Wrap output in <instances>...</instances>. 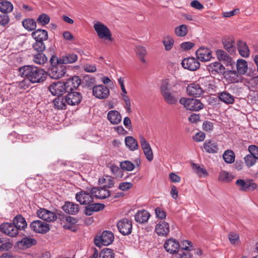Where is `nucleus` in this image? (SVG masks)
I'll return each mask as SVG.
<instances>
[{"label": "nucleus", "instance_id": "nucleus-1", "mask_svg": "<svg viewBox=\"0 0 258 258\" xmlns=\"http://www.w3.org/2000/svg\"><path fill=\"white\" fill-rule=\"evenodd\" d=\"M19 75L24 80L32 81H45L47 79L48 74L43 69H39L33 65H26L18 69Z\"/></svg>", "mask_w": 258, "mask_h": 258}, {"label": "nucleus", "instance_id": "nucleus-2", "mask_svg": "<svg viewBox=\"0 0 258 258\" xmlns=\"http://www.w3.org/2000/svg\"><path fill=\"white\" fill-rule=\"evenodd\" d=\"M71 82H54L49 87V90L54 96H61L72 89Z\"/></svg>", "mask_w": 258, "mask_h": 258}, {"label": "nucleus", "instance_id": "nucleus-3", "mask_svg": "<svg viewBox=\"0 0 258 258\" xmlns=\"http://www.w3.org/2000/svg\"><path fill=\"white\" fill-rule=\"evenodd\" d=\"M161 94L164 100L169 105L175 104L177 102V98L171 92L168 82H163L160 86Z\"/></svg>", "mask_w": 258, "mask_h": 258}, {"label": "nucleus", "instance_id": "nucleus-4", "mask_svg": "<svg viewBox=\"0 0 258 258\" xmlns=\"http://www.w3.org/2000/svg\"><path fill=\"white\" fill-rule=\"evenodd\" d=\"M179 103L187 110L198 111L202 109L204 105L200 100L194 98H181Z\"/></svg>", "mask_w": 258, "mask_h": 258}, {"label": "nucleus", "instance_id": "nucleus-5", "mask_svg": "<svg viewBox=\"0 0 258 258\" xmlns=\"http://www.w3.org/2000/svg\"><path fill=\"white\" fill-rule=\"evenodd\" d=\"M114 239L113 233L110 231L105 230L99 236L94 238V243L98 247L101 245L107 246L111 244Z\"/></svg>", "mask_w": 258, "mask_h": 258}, {"label": "nucleus", "instance_id": "nucleus-6", "mask_svg": "<svg viewBox=\"0 0 258 258\" xmlns=\"http://www.w3.org/2000/svg\"><path fill=\"white\" fill-rule=\"evenodd\" d=\"M93 27L100 39L110 41H113L111 32L106 25L100 22H97L94 24Z\"/></svg>", "mask_w": 258, "mask_h": 258}, {"label": "nucleus", "instance_id": "nucleus-7", "mask_svg": "<svg viewBox=\"0 0 258 258\" xmlns=\"http://www.w3.org/2000/svg\"><path fill=\"white\" fill-rule=\"evenodd\" d=\"M119 232L123 235H128L132 231V221L126 218L120 220L117 224Z\"/></svg>", "mask_w": 258, "mask_h": 258}, {"label": "nucleus", "instance_id": "nucleus-8", "mask_svg": "<svg viewBox=\"0 0 258 258\" xmlns=\"http://www.w3.org/2000/svg\"><path fill=\"white\" fill-rule=\"evenodd\" d=\"M31 229L38 233L45 234L50 230V225L46 222L41 220H35L30 224Z\"/></svg>", "mask_w": 258, "mask_h": 258}, {"label": "nucleus", "instance_id": "nucleus-9", "mask_svg": "<svg viewBox=\"0 0 258 258\" xmlns=\"http://www.w3.org/2000/svg\"><path fill=\"white\" fill-rule=\"evenodd\" d=\"M82 97L80 92L74 91L73 89L68 92V94L65 96V101L67 104L70 105H76L79 104Z\"/></svg>", "mask_w": 258, "mask_h": 258}, {"label": "nucleus", "instance_id": "nucleus-10", "mask_svg": "<svg viewBox=\"0 0 258 258\" xmlns=\"http://www.w3.org/2000/svg\"><path fill=\"white\" fill-rule=\"evenodd\" d=\"M93 95L99 99H104L109 95V89L104 85H96L92 89Z\"/></svg>", "mask_w": 258, "mask_h": 258}, {"label": "nucleus", "instance_id": "nucleus-11", "mask_svg": "<svg viewBox=\"0 0 258 258\" xmlns=\"http://www.w3.org/2000/svg\"><path fill=\"white\" fill-rule=\"evenodd\" d=\"M38 217L48 222H51L57 219V215L53 212L44 208L39 209L37 212Z\"/></svg>", "mask_w": 258, "mask_h": 258}, {"label": "nucleus", "instance_id": "nucleus-12", "mask_svg": "<svg viewBox=\"0 0 258 258\" xmlns=\"http://www.w3.org/2000/svg\"><path fill=\"white\" fill-rule=\"evenodd\" d=\"M182 66L189 71H194L198 70L200 66L198 60L194 57H189L184 58L181 62Z\"/></svg>", "mask_w": 258, "mask_h": 258}, {"label": "nucleus", "instance_id": "nucleus-13", "mask_svg": "<svg viewBox=\"0 0 258 258\" xmlns=\"http://www.w3.org/2000/svg\"><path fill=\"white\" fill-rule=\"evenodd\" d=\"M92 196L91 192L82 190L76 194V199L80 204L88 205L93 202L94 198Z\"/></svg>", "mask_w": 258, "mask_h": 258}, {"label": "nucleus", "instance_id": "nucleus-14", "mask_svg": "<svg viewBox=\"0 0 258 258\" xmlns=\"http://www.w3.org/2000/svg\"><path fill=\"white\" fill-rule=\"evenodd\" d=\"M66 74V67L63 65H59L51 68L48 76L52 79L57 80L61 78Z\"/></svg>", "mask_w": 258, "mask_h": 258}, {"label": "nucleus", "instance_id": "nucleus-15", "mask_svg": "<svg viewBox=\"0 0 258 258\" xmlns=\"http://www.w3.org/2000/svg\"><path fill=\"white\" fill-rule=\"evenodd\" d=\"M196 56L198 60L206 62L212 58V52L208 48L201 47L196 51Z\"/></svg>", "mask_w": 258, "mask_h": 258}, {"label": "nucleus", "instance_id": "nucleus-16", "mask_svg": "<svg viewBox=\"0 0 258 258\" xmlns=\"http://www.w3.org/2000/svg\"><path fill=\"white\" fill-rule=\"evenodd\" d=\"M203 149L209 153H217L219 149L217 141L214 139L206 140L203 144Z\"/></svg>", "mask_w": 258, "mask_h": 258}, {"label": "nucleus", "instance_id": "nucleus-17", "mask_svg": "<svg viewBox=\"0 0 258 258\" xmlns=\"http://www.w3.org/2000/svg\"><path fill=\"white\" fill-rule=\"evenodd\" d=\"M1 230L6 235L15 237L18 234V230L14 223H6L1 225Z\"/></svg>", "mask_w": 258, "mask_h": 258}, {"label": "nucleus", "instance_id": "nucleus-18", "mask_svg": "<svg viewBox=\"0 0 258 258\" xmlns=\"http://www.w3.org/2000/svg\"><path fill=\"white\" fill-rule=\"evenodd\" d=\"M179 246V243L173 238L166 240L164 244V247L166 251L171 254L176 253L178 251Z\"/></svg>", "mask_w": 258, "mask_h": 258}, {"label": "nucleus", "instance_id": "nucleus-19", "mask_svg": "<svg viewBox=\"0 0 258 258\" xmlns=\"http://www.w3.org/2000/svg\"><path fill=\"white\" fill-rule=\"evenodd\" d=\"M155 231L159 236L166 237L170 231L169 224L164 221L159 222L156 225Z\"/></svg>", "mask_w": 258, "mask_h": 258}, {"label": "nucleus", "instance_id": "nucleus-20", "mask_svg": "<svg viewBox=\"0 0 258 258\" xmlns=\"http://www.w3.org/2000/svg\"><path fill=\"white\" fill-rule=\"evenodd\" d=\"M90 192L92 195L98 199H104L110 196V191L104 187H95L91 188Z\"/></svg>", "mask_w": 258, "mask_h": 258}, {"label": "nucleus", "instance_id": "nucleus-21", "mask_svg": "<svg viewBox=\"0 0 258 258\" xmlns=\"http://www.w3.org/2000/svg\"><path fill=\"white\" fill-rule=\"evenodd\" d=\"M187 92L190 96L198 97L203 94V90L199 85L192 83L187 86Z\"/></svg>", "mask_w": 258, "mask_h": 258}, {"label": "nucleus", "instance_id": "nucleus-22", "mask_svg": "<svg viewBox=\"0 0 258 258\" xmlns=\"http://www.w3.org/2000/svg\"><path fill=\"white\" fill-rule=\"evenodd\" d=\"M216 54L219 60L223 61V63L227 66H231L234 63L231 57L224 50L218 49L216 51Z\"/></svg>", "mask_w": 258, "mask_h": 258}, {"label": "nucleus", "instance_id": "nucleus-23", "mask_svg": "<svg viewBox=\"0 0 258 258\" xmlns=\"http://www.w3.org/2000/svg\"><path fill=\"white\" fill-rule=\"evenodd\" d=\"M62 209L66 213L76 215L79 211V206L73 202H67L62 206Z\"/></svg>", "mask_w": 258, "mask_h": 258}, {"label": "nucleus", "instance_id": "nucleus-24", "mask_svg": "<svg viewBox=\"0 0 258 258\" xmlns=\"http://www.w3.org/2000/svg\"><path fill=\"white\" fill-rule=\"evenodd\" d=\"M105 205L103 204H90L85 207V213L86 215L90 216L94 212H98L104 209Z\"/></svg>", "mask_w": 258, "mask_h": 258}, {"label": "nucleus", "instance_id": "nucleus-25", "mask_svg": "<svg viewBox=\"0 0 258 258\" xmlns=\"http://www.w3.org/2000/svg\"><path fill=\"white\" fill-rule=\"evenodd\" d=\"M150 217L149 213L144 210L138 211L135 215V221L140 224L147 222Z\"/></svg>", "mask_w": 258, "mask_h": 258}, {"label": "nucleus", "instance_id": "nucleus-26", "mask_svg": "<svg viewBox=\"0 0 258 258\" xmlns=\"http://www.w3.org/2000/svg\"><path fill=\"white\" fill-rule=\"evenodd\" d=\"M107 119L112 124H117L121 120V116L117 110H110L107 113Z\"/></svg>", "mask_w": 258, "mask_h": 258}, {"label": "nucleus", "instance_id": "nucleus-27", "mask_svg": "<svg viewBox=\"0 0 258 258\" xmlns=\"http://www.w3.org/2000/svg\"><path fill=\"white\" fill-rule=\"evenodd\" d=\"M32 36L35 41H44L47 39L48 33L45 30L38 29L32 33Z\"/></svg>", "mask_w": 258, "mask_h": 258}, {"label": "nucleus", "instance_id": "nucleus-28", "mask_svg": "<svg viewBox=\"0 0 258 258\" xmlns=\"http://www.w3.org/2000/svg\"><path fill=\"white\" fill-rule=\"evenodd\" d=\"M237 44V49L240 55L243 57H248L249 55V50L246 43L242 40H239Z\"/></svg>", "mask_w": 258, "mask_h": 258}, {"label": "nucleus", "instance_id": "nucleus-29", "mask_svg": "<svg viewBox=\"0 0 258 258\" xmlns=\"http://www.w3.org/2000/svg\"><path fill=\"white\" fill-rule=\"evenodd\" d=\"M37 241L34 238L24 237L21 241L18 242V244L21 246L23 248H28L33 245L36 244Z\"/></svg>", "mask_w": 258, "mask_h": 258}, {"label": "nucleus", "instance_id": "nucleus-30", "mask_svg": "<svg viewBox=\"0 0 258 258\" xmlns=\"http://www.w3.org/2000/svg\"><path fill=\"white\" fill-rule=\"evenodd\" d=\"M125 144L131 151H135L138 149L139 145L137 141L133 137L127 136L125 138Z\"/></svg>", "mask_w": 258, "mask_h": 258}, {"label": "nucleus", "instance_id": "nucleus-31", "mask_svg": "<svg viewBox=\"0 0 258 258\" xmlns=\"http://www.w3.org/2000/svg\"><path fill=\"white\" fill-rule=\"evenodd\" d=\"M13 223L17 228L18 230L24 229L27 227L25 219L21 215H17L13 219Z\"/></svg>", "mask_w": 258, "mask_h": 258}, {"label": "nucleus", "instance_id": "nucleus-32", "mask_svg": "<svg viewBox=\"0 0 258 258\" xmlns=\"http://www.w3.org/2000/svg\"><path fill=\"white\" fill-rule=\"evenodd\" d=\"M107 167L116 178H123V172L121 168H119L117 166L112 163L108 164Z\"/></svg>", "mask_w": 258, "mask_h": 258}, {"label": "nucleus", "instance_id": "nucleus-33", "mask_svg": "<svg viewBox=\"0 0 258 258\" xmlns=\"http://www.w3.org/2000/svg\"><path fill=\"white\" fill-rule=\"evenodd\" d=\"M208 69L212 74L217 73L219 74H221L224 72L225 68L221 63L219 62H215L212 63L209 66Z\"/></svg>", "mask_w": 258, "mask_h": 258}, {"label": "nucleus", "instance_id": "nucleus-34", "mask_svg": "<svg viewBox=\"0 0 258 258\" xmlns=\"http://www.w3.org/2000/svg\"><path fill=\"white\" fill-rule=\"evenodd\" d=\"M234 176L232 174L224 170L221 171L218 176L219 181L225 183L231 182Z\"/></svg>", "mask_w": 258, "mask_h": 258}, {"label": "nucleus", "instance_id": "nucleus-35", "mask_svg": "<svg viewBox=\"0 0 258 258\" xmlns=\"http://www.w3.org/2000/svg\"><path fill=\"white\" fill-rule=\"evenodd\" d=\"M14 7L13 4L9 1L0 2V12L2 13L8 14L13 11Z\"/></svg>", "mask_w": 258, "mask_h": 258}, {"label": "nucleus", "instance_id": "nucleus-36", "mask_svg": "<svg viewBox=\"0 0 258 258\" xmlns=\"http://www.w3.org/2000/svg\"><path fill=\"white\" fill-rule=\"evenodd\" d=\"M236 67L237 70V74L243 75L247 70V61L243 59H239L237 61Z\"/></svg>", "mask_w": 258, "mask_h": 258}, {"label": "nucleus", "instance_id": "nucleus-37", "mask_svg": "<svg viewBox=\"0 0 258 258\" xmlns=\"http://www.w3.org/2000/svg\"><path fill=\"white\" fill-rule=\"evenodd\" d=\"M224 48L230 53L234 54L236 49L234 45V41L232 39L228 38L223 41Z\"/></svg>", "mask_w": 258, "mask_h": 258}, {"label": "nucleus", "instance_id": "nucleus-38", "mask_svg": "<svg viewBox=\"0 0 258 258\" xmlns=\"http://www.w3.org/2000/svg\"><path fill=\"white\" fill-rule=\"evenodd\" d=\"M78 59V56L74 53H69L62 56L59 60L62 64L75 62Z\"/></svg>", "mask_w": 258, "mask_h": 258}, {"label": "nucleus", "instance_id": "nucleus-39", "mask_svg": "<svg viewBox=\"0 0 258 258\" xmlns=\"http://www.w3.org/2000/svg\"><path fill=\"white\" fill-rule=\"evenodd\" d=\"M192 168L195 172L200 177H205L208 175V172L203 166H201L198 164L192 163Z\"/></svg>", "mask_w": 258, "mask_h": 258}, {"label": "nucleus", "instance_id": "nucleus-40", "mask_svg": "<svg viewBox=\"0 0 258 258\" xmlns=\"http://www.w3.org/2000/svg\"><path fill=\"white\" fill-rule=\"evenodd\" d=\"M53 103L55 108L58 110L66 109L65 98L63 97L58 96L53 100Z\"/></svg>", "mask_w": 258, "mask_h": 258}, {"label": "nucleus", "instance_id": "nucleus-41", "mask_svg": "<svg viewBox=\"0 0 258 258\" xmlns=\"http://www.w3.org/2000/svg\"><path fill=\"white\" fill-rule=\"evenodd\" d=\"M218 97L222 101L226 104H232L234 102L233 96L226 92L220 93Z\"/></svg>", "mask_w": 258, "mask_h": 258}, {"label": "nucleus", "instance_id": "nucleus-42", "mask_svg": "<svg viewBox=\"0 0 258 258\" xmlns=\"http://www.w3.org/2000/svg\"><path fill=\"white\" fill-rule=\"evenodd\" d=\"M221 75H223V78L227 81L235 80L238 77V74L236 71L233 70H228L223 72Z\"/></svg>", "mask_w": 258, "mask_h": 258}, {"label": "nucleus", "instance_id": "nucleus-43", "mask_svg": "<svg viewBox=\"0 0 258 258\" xmlns=\"http://www.w3.org/2000/svg\"><path fill=\"white\" fill-rule=\"evenodd\" d=\"M235 154L233 151L227 150L225 151L223 155V158L227 163H232L235 160Z\"/></svg>", "mask_w": 258, "mask_h": 258}, {"label": "nucleus", "instance_id": "nucleus-44", "mask_svg": "<svg viewBox=\"0 0 258 258\" xmlns=\"http://www.w3.org/2000/svg\"><path fill=\"white\" fill-rule=\"evenodd\" d=\"M33 60L35 63L43 64L47 61V57L44 54L41 52H38L37 54L34 55Z\"/></svg>", "mask_w": 258, "mask_h": 258}, {"label": "nucleus", "instance_id": "nucleus-45", "mask_svg": "<svg viewBox=\"0 0 258 258\" xmlns=\"http://www.w3.org/2000/svg\"><path fill=\"white\" fill-rule=\"evenodd\" d=\"M23 27L28 31H32L35 29L36 24L34 20L31 19H27L23 21Z\"/></svg>", "mask_w": 258, "mask_h": 258}, {"label": "nucleus", "instance_id": "nucleus-46", "mask_svg": "<svg viewBox=\"0 0 258 258\" xmlns=\"http://www.w3.org/2000/svg\"><path fill=\"white\" fill-rule=\"evenodd\" d=\"M187 32V26L184 24L176 27L174 29L175 34L179 37L185 36Z\"/></svg>", "mask_w": 258, "mask_h": 258}, {"label": "nucleus", "instance_id": "nucleus-47", "mask_svg": "<svg viewBox=\"0 0 258 258\" xmlns=\"http://www.w3.org/2000/svg\"><path fill=\"white\" fill-rule=\"evenodd\" d=\"M228 239L232 245H238L240 243L239 234L235 232H230L228 234Z\"/></svg>", "mask_w": 258, "mask_h": 258}, {"label": "nucleus", "instance_id": "nucleus-48", "mask_svg": "<svg viewBox=\"0 0 258 258\" xmlns=\"http://www.w3.org/2000/svg\"><path fill=\"white\" fill-rule=\"evenodd\" d=\"M113 250L108 248H105L101 250L99 253V258H114Z\"/></svg>", "mask_w": 258, "mask_h": 258}, {"label": "nucleus", "instance_id": "nucleus-49", "mask_svg": "<svg viewBox=\"0 0 258 258\" xmlns=\"http://www.w3.org/2000/svg\"><path fill=\"white\" fill-rule=\"evenodd\" d=\"M99 182L104 183V185L103 187L106 189V188H109L112 187L114 184L112 177L109 176H106L105 178L99 179Z\"/></svg>", "mask_w": 258, "mask_h": 258}, {"label": "nucleus", "instance_id": "nucleus-50", "mask_svg": "<svg viewBox=\"0 0 258 258\" xmlns=\"http://www.w3.org/2000/svg\"><path fill=\"white\" fill-rule=\"evenodd\" d=\"M235 184L240 191H248V180L245 181L243 179H239L236 181Z\"/></svg>", "mask_w": 258, "mask_h": 258}, {"label": "nucleus", "instance_id": "nucleus-51", "mask_svg": "<svg viewBox=\"0 0 258 258\" xmlns=\"http://www.w3.org/2000/svg\"><path fill=\"white\" fill-rule=\"evenodd\" d=\"M163 43L164 45L165 50L169 51L173 47L174 44V40L171 37L167 36L164 38Z\"/></svg>", "mask_w": 258, "mask_h": 258}, {"label": "nucleus", "instance_id": "nucleus-52", "mask_svg": "<svg viewBox=\"0 0 258 258\" xmlns=\"http://www.w3.org/2000/svg\"><path fill=\"white\" fill-rule=\"evenodd\" d=\"M120 166L122 170H126L128 171L133 170L135 167V165L132 162L127 160L121 162L120 163Z\"/></svg>", "mask_w": 258, "mask_h": 258}, {"label": "nucleus", "instance_id": "nucleus-53", "mask_svg": "<svg viewBox=\"0 0 258 258\" xmlns=\"http://www.w3.org/2000/svg\"><path fill=\"white\" fill-rule=\"evenodd\" d=\"M33 48L34 50L38 52H42L45 49V45L43 41H35V42L33 44Z\"/></svg>", "mask_w": 258, "mask_h": 258}, {"label": "nucleus", "instance_id": "nucleus-54", "mask_svg": "<svg viewBox=\"0 0 258 258\" xmlns=\"http://www.w3.org/2000/svg\"><path fill=\"white\" fill-rule=\"evenodd\" d=\"M49 21H50L49 17L47 15L45 14L40 15L38 17V18L37 20V23L38 24H40L41 25H42L43 26H44V25L48 24V23L49 22Z\"/></svg>", "mask_w": 258, "mask_h": 258}, {"label": "nucleus", "instance_id": "nucleus-55", "mask_svg": "<svg viewBox=\"0 0 258 258\" xmlns=\"http://www.w3.org/2000/svg\"><path fill=\"white\" fill-rule=\"evenodd\" d=\"M244 161L245 162L246 165L248 167H251L253 166L256 162V160H257L254 156H253L251 154L247 155L244 158Z\"/></svg>", "mask_w": 258, "mask_h": 258}, {"label": "nucleus", "instance_id": "nucleus-56", "mask_svg": "<svg viewBox=\"0 0 258 258\" xmlns=\"http://www.w3.org/2000/svg\"><path fill=\"white\" fill-rule=\"evenodd\" d=\"M10 20V17L8 14L2 13L0 15V26L3 27L7 26Z\"/></svg>", "mask_w": 258, "mask_h": 258}, {"label": "nucleus", "instance_id": "nucleus-57", "mask_svg": "<svg viewBox=\"0 0 258 258\" xmlns=\"http://www.w3.org/2000/svg\"><path fill=\"white\" fill-rule=\"evenodd\" d=\"M140 142L143 151L147 150L151 148L149 143L147 141L145 138L142 136H139Z\"/></svg>", "mask_w": 258, "mask_h": 258}, {"label": "nucleus", "instance_id": "nucleus-58", "mask_svg": "<svg viewBox=\"0 0 258 258\" xmlns=\"http://www.w3.org/2000/svg\"><path fill=\"white\" fill-rule=\"evenodd\" d=\"M155 212L156 214V216L157 218L164 219L166 218V212L161 208L157 207L155 210Z\"/></svg>", "mask_w": 258, "mask_h": 258}, {"label": "nucleus", "instance_id": "nucleus-59", "mask_svg": "<svg viewBox=\"0 0 258 258\" xmlns=\"http://www.w3.org/2000/svg\"><path fill=\"white\" fill-rule=\"evenodd\" d=\"M245 86L252 91H258V82H245Z\"/></svg>", "mask_w": 258, "mask_h": 258}, {"label": "nucleus", "instance_id": "nucleus-60", "mask_svg": "<svg viewBox=\"0 0 258 258\" xmlns=\"http://www.w3.org/2000/svg\"><path fill=\"white\" fill-rule=\"evenodd\" d=\"M133 186V184L130 182H123L119 184L118 188L122 191H126L131 188Z\"/></svg>", "mask_w": 258, "mask_h": 258}, {"label": "nucleus", "instance_id": "nucleus-61", "mask_svg": "<svg viewBox=\"0 0 258 258\" xmlns=\"http://www.w3.org/2000/svg\"><path fill=\"white\" fill-rule=\"evenodd\" d=\"M181 248L187 251H190L192 249V243L188 240H183L181 242Z\"/></svg>", "mask_w": 258, "mask_h": 258}, {"label": "nucleus", "instance_id": "nucleus-62", "mask_svg": "<svg viewBox=\"0 0 258 258\" xmlns=\"http://www.w3.org/2000/svg\"><path fill=\"white\" fill-rule=\"evenodd\" d=\"M250 153L258 160V147L255 145H250L248 147Z\"/></svg>", "mask_w": 258, "mask_h": 258}, {"label": "nucleus", "instance_id": "nucleus-63", "mask_svg": "<svg viewBox=\"0 0 258 258\" xmlns=\"http://www.w3.org/2000/svg\"><path fill=\"white\" fill-rule=\"evenodd\" d=\"M213 127V123L210 121H205L203 123V130L206 132H210L212 131Z\"/></svg>", "mask_w": 258, "mask_h": 258}, {"label": "nucleus", "instance_id": "nucleus-64", "mask_svg": "<svg viewBox=\"0 0 258 258\" xmlns=\"http://www.w3.org/2000/svg\"><path fill=\"white\" fill-rule=\"evenodd\" d=\"M136 52L138 56H145L147 53V51L144 47L139 45L136 47Z\"/></svg>", "mask_w": 258, "mask_h": 258}]
</instances>
